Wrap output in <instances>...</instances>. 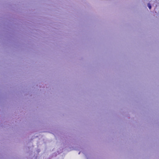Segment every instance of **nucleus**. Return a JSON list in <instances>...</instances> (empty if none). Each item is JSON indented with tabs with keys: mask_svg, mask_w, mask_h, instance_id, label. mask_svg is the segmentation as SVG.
<instances>
[{
	"mask_svg": "<svg viewBox=\"0 0 159 159\" xmlns=\"http://www.w3.org/2000/svg\"><path fill=\"white\" fill-rule=\"evenodd\" d=\"M148 6L150 9L151 8V6L150 3H148Z\"/></svg>",
	"mask_w": 159,
	"mask_h": 159,
	"instance_id": "obj_1",
	"label": "nucleus"
}]
</instances>
